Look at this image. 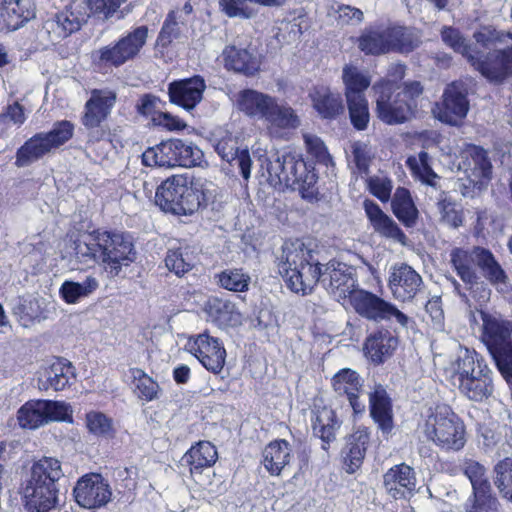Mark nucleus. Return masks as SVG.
<instances>
[{
	"label": "nucleus",
	"instance_id": "60",
	"mask_svg": "<svg viewBox=\"0 0 512 512\" xmlns=\"http://www.w3.org/2000/svg\"><path fill=\"white\" fill-rule=\"evenodd\" d=\"M304 141L308 152L315 157L318 162L325 165H328V163L331 162V157L327 148L319 137L311 134H305Z\"/></svg>",
	"mask_w": 512,
	"mask_h": 512
},
{
	"label": "nucleus",
	"instance_id": "5",
	"mask_svg": "<svg viewBox=\"0 0 512 512\" xmlns=\"http://www.w3.org/2000/svg\"><path fill=\"white\" fill-rule=\"evenodd\" d=\"M453 381L473 401H482L493 392L491 370L475 351L465 349L453 365Z\"/></svg>",
	"mask_w": 512,
	"mask_h": 512
},
{
	"label": "nucleus",
	"instance_id": "53",
	"mask_svg": "<svg viewBox=\"0 0 512 512\" xmlns=\"http://www.w3.org/2000/svg\"><path fill=\"white\" fill-rule=\"evenodd\" d=\"M495 485L502 496L512 502V458L506 457L495 466Z\"/></svg>",
	"mask_w": 512,
	"mask_h": 512
},
{
	"label": "nucleus",
	"instance_id": "50",
	"mask_svg": "<svg viewBox=\"0 0 512 512\" xmlns=\"http://www.w3.org/2000/svg\"><path fill=\"white\" fill-rule=\"evenodd\" d=\"M136 392L140 399L152 401L158 397L159 385L142 369L133 368L130 370Z\"/></svg>",
	"mask_w": 512,
	"mask_h": 512
},
{
	"label": "nucleus",
	"instance_id": "9",
	"mask_svg": "<svg viewBox=\"0 0 512 512\" xmlns=\"http://www.w3.org/2000/svg\"><path fill=\"white\" fill-rule=\"evenodd\" d=\"M202 159L203 152L198 146L180 139L163 141L142 154L143 164L149 167H193L200 165Z\"/></svg>",
	"mask_w": 512,
	"mask_h": 512
},
{
	"label": "nucleus",
	"instance_id": "23",
	"mask_svg": "<svg viewBox=\"0 0 512 512\" xmlns=\"http://www.w3.org/2000/svg\"><path fill=\"white\" fill-rule=\"evenodd\" d=\"M263 120L269 134L275 138H283L288 131L300 126V119L294 109L275 97Z\"/></svg>",
	"mask_w": 512,
	"mask_h": 512
},
{
	"label": "nucleus",
	"instance_id": "27",
	"mask_svg": "<svg viewBox=\"0 0 512 512\" xmlns=\"http://www.w3.org/2000/svg\"><path fill=\"white\" fill-rule=\"evenodd\" d=\"M363 207L366 216L376 233L401 244H405L407 239L406 235L399 228L397 223L381 210L378 204L367 199L363 202Z\"/></svg>",
	"mask_w": 512,
	"mask_h": 512
},
{
	"label": "nucleus",
	"instance_id": "14",
	"mask_svg": "<svg viewBox=\"0 0 512 512\" xmlns=\"http://www.w3.org/2000/svg\"><path fill=\"white\" fill-rule=\"evenodd\" d=\"M349 301L355 312L366 320L380 323L395 318L402 327L408 325V316L391 302L368 290L359 288L351 295Z\"/></svg>",
	"mask_w": 512,
	"mask_h": 512
},
{
	"label": "nucleus",
	"instance_id": "38",
	"mask_svg": "<svg viewBox=\"0 0 512 512\" xmlns=\"http://www.w3.org/2000/svg\"><path fill=\"white\" fill-rule=\"evenodd\" d=\"M390 51L409 53L417 48L421 42L417 31L403 26L388 28Z\"/></svg>",
	"mask_w": 512,
	"mask_h": 512
},
{
	"label": "nucleus",
	"instance_id": "52",
	"mask_svg": "<svg viewBox=\"0 0 512 512\" xmlns=\"http://www.w3.org/2000/svg\"><path fill=\"white\" fill-rule=\"evenodd\" d=\"M183 459L189 465L191 473H201L215 464L218 450H186Z\"/></svg>",
	"mask_w": 512,
	"mask_h": 512
},
{
	"label": "nucleus",
	"instance_id": "11",
	"mask_svg": "<svg viewBox=\"0 0 512 512\" xmlns=\"http://www.w3.org/2000/svg\"><path fill=\"white\" fill-rule=\"evenodd\" d=\"M93 13L89 2L73 4L66 10L45 20L37 32L38 40L44 45L55 44L78 31Z\"/></svg>",
	"mask_w": 512,
	"mask_h": 512
},
{
	"label": "nucleus",
	"instance_id": "57",
	"mask_svg": "<svg viewBox=\"0 0 512 512\" xmlns=\"http://www.w3.org/2000/svg\"><path fill=\"white\" fill-rule=\"evenodd\" d=\"M288 450H264L263 465L272 476H278L290 462Z\"/></svg>",
	"mask_w": 512,
	"mask_h": 512
},
{
	"label": "nucleus",
	"instance_id": "39",
	"mask_svg": "<svg viewBox=\"0 0 512 512\" xmlns=\"http://www.w3.org/2000/svg\"><path fill=\"white\" fill-rule=\"evenodd\" d=\"M358 47L365 54L380 55L390 52L387 29H366L358 39Z\"/></svg>",
	"mask_w": 512,
	"mask_h": 512
},
{
	"label": "nucleus",
	"instance_id": "49",
	"mask_svg": "<svg viewBox=\"0 0 512 512\" xmlns=\"http://www.w3.org/2000/svg\"><path fill=\"white\" fill-rule=\"evenodd\" d=\"M219 6L229 18L251 19L258 13L253 0H219Z\"/></svg>",
	"mask_w": 512,
	"mask_h": 512
},
{
	"label": "nucleus",
	"instance_id": "35",
	"mask_svg": "<svg viewBox=\"0 0 512 512\" xmlns=\"http://www.w3.org/2000/svg\"><path fill=\"white\" fill-rule=\"evenodd\" d=\"M392 211L397 219L406 227H413L418 218L416 208L409 190L403 187L396 189L391 201Z\"/></svg>",
	"mask_w": 512,
	"mask_h": 512
},
{
	"label": "nucleus",
	"instance_id": "44",
	"mask_svg": "<svg viewBox=\"0 0 512 512\" xmlns=\"http://www.w3.org/2000/svg\"><path fill=\"white\" fill-rule=\"evenodd\" d=\"M345 85V96L348 98L364 97L365 90L370 86V78L354 66L346 65L342 74Z\"/></svg>",
	"mask_w": 512,
	"mask_h": 512
},
{
	"label": "nucleus",
	"instance_id": "47",
	"mask_svg": "<svg viewBox=\"0 0 512 512\" xmlns=\"http://www.w3.org/2000/svg\"><path fill=\"white\" fill-rule=\"evenodd\" d=\"M72 364L63 358L54 361L47 372V381L55 391L65 389L70 380L75 378V371Z\"/></svg>",
	"mask_w": 512,
	"mask_h": 512
},
{
	"label": "nucleus",
	"instance_id": "46",
	"mask_svg": "<svg viewBox=\"0 0 512 512\" xmlns=\"http://www.w3.org/2000/svg\"><path fill=\"white\" fill-rule=\"evenodd\" d=\"M313 432L324 443L329 444L335 438V420L334 411L330 408L323 407L314 412Z\"/></svg>",
	"mask_w": 512,
	"mask_h": 512
},
{
	"label": "nucleus",
	"instance_id": "8",
	"mask_svg": "<svg viewBox=\"0 0 512 512\" xmlns=\"http://www.w3.org/2000/svg\"><path fill=\"white\" fill-rule=\"evenodd\" d=\"M155 203L166 213L191 215L200 206V192L193 188L188 177L174 175L157 188Z\"/></svg>",
	"mask_w": 512,
	"mask_h": 512
},
{
	"label": "nucleus",
	"instance_id": "2",
	"mask_svg": "<svg viewBox=\"0 0 512 512\" xmlns=\"http://www.w3.org/2000/svg\"><path fill=\"white\" fill-rule=\"evenodd\" d=\"M479 48L470 65L492 83H502L512 75V45L500 48L501 44L512 40V34L484 26L473 35Z\"/></svg>",
	"mask_w": 512,
	"mask_h": 512
},
{
	"label": "nucleus",
	"instance_id": "29",
	"mask_svg": "<svg viewBox=\"0 0 512 512\" xmlns=\"http://www.w3.org/2000/svg\"><path fill=\"white\" fill-rule=\"evenodd\" d=\"M398 346V339L388 330H378L370 334L364 343V353L374 364L379 365L389 359Z\"/></svg>",
	"mask_w": 512,
	"mask_h": 512
},
{
	"label": "nucleus",
	"instance_id": "26",
	"mask_svg": "<svg viewBox=\"0 0 512 512\" xmlns=\"http://www.w3.org/2000/svg\"><path fill=\"white\" fill-rule=\"evenodd\" d=\"M415 486L414 470L404 463L394 465L384 474V487L394 499L405 498Z\"/></svg>",
	"mask_w": 512,
	"mask_h": 512
},
{
	"label": "nucleus",
	"instance_id": "63",
	"mask_svg": "<svg viewBox=\"0 0 512 512\" xmlns=\"http://www.w3.org/2000/svg\"><path fill=\"white\" fill-rule=\"evenodd\" d=\"M127 0H89L90 9L94 14L104 18L111 17Z\"/></svg>",
	"mask_w": 512,
	"mask_h": 512
},
{
	"label": "nucleus",
	"instance_id": "1",
	"mask_svg": "<svg viewBox=\"0 0 512 512\" xmlns=\"http://www.w3.org/2000/svg\"><path fill=\"white\" fill-rule=\"evenodd\" d=\"M278 270L287 287L302 295L310 294L320 280L338 299L348 297L350 300L351 295L359 289L353 267L330 261L322 271L314 251L299 239L283 244Z\"/></svg>",
	"mask_w": 512,
	"mask_h": 512
},
{
	"label": "nucleus",
	"instance_id": "25",
	"mask_svg": "<svg viewBox=\"0 0 512 512\" xmlns=\"http://www.w3.org/2000/svg\"><path fill=\"white\" fill-rule=\"evenodd\" d=\"M334 391L346 396L355 414H362L366 409L363 384L359 375L351 369H342L332 378Z\"/></svg>",
	"mask_w": 512,
	"mask_h": 512
},
{
	"label": "nucleus",
	"instance_id": "55",
	"mask_svg": "<svg viewBox=\"0 0 512 512\" xmlns=\"http://www.w3.org/2000/svg\"><path fill=\"white\" fill-rule=\"evenodd\" d=\"M437 209L443 224L453 228H458L462 225L461 213L457 210L456 204L444 192L438 198Z\"/></svg>",
	"mask_w": 512,
	"mask_h": 512
},
{
	"label": "nucleus",
	"instance_id": "34",
	"mask_svg": "<svg viewBox=\"0 0 512 512\" xmlns=\"http://www.w3.org/2000/svg\"><path fill=\"white\" fill-rule=\"evenodd\" d=\"M100 231L86 233L74 241V252L80 263H101Z\"/></svg>",
	"mask_w": 512,
	"mask_h": 512
},
{
	"label": "nucleus",
	"instance_id": "54",
	"mask_svg": "<svg viewBox=\"0 0 512 512\" xmlns=\"http://www.w3.org/2000/svg\"><path fill=\"white\" fill-rule=\"evenodd\" d=\"M347 105L351 123L357 130L366 129L370 114L368 109V102L364 97L348 98Z\"/></svg>",
	"mask_w": 512,
	"mask_h": 512
},
{
	"label": "nucleus",
	"instance_id": "3",
	"mask_svg": "<svg viewBox=\"0 0 512 512\" xmlns=\"http://www.w3.org/2000/svg\"><path fill=\"white\" fill-rule=\"evenodd\" d=\"M61 462L53 457L35 461L23 487V502L28 512H49L58 505V481L63 476Z\"/></svg>",
	"mask_w": 512,
	"mask_h": 512
},
{
	"label": "nucleus",
	"instance_id": "64",
	"mask_svg": "<svg viewBox=\"0 0 512 512\" xmlns=\"http://www.w3.org/2000/svg\"><path fill=\"white\" fill-rule=\"evenodd\" d=\"M14 310L15 314L25 321H33L41 317L39 301L36 299H24Z\"/></svg>",
	"mask_w": 512,
	"mask_h": 512
},
{
	"label": "nucleus",
	"instance_id": "17",
	"mask_svg": "<svg viewBox=\"0 0 512 512\" xmlns=\"http://www.w3.org/2000/svg\"><path fill=\"white\" fill-rule=\"evenodd\" d=\"M109 484L99 473H87L81 476L74 488L75 502L82 508L95 509L106 505L111 499Z\"/></svg>",
	"mask_w": 512,
	"mask_h": 512
},
{
	"label": "nucleus",
	"instance_id": "51",
	"mask_svg": "<svg viewBox=\"0 0 512 512\" xmlns=\"http://www.w3.org/2000/svg\"><path fill=\"white\" fill-rule=\"evenodd\" d=\"M179 22L184 23V20L179 15V11L173 10L171 11L159 32V35L156 40V45L162 48H167L174 39H178L181 35Z\"/></svg>",
	"mask_w": 512,
	"mask_h": 512
},
{
	"label": "nucleus",
	"instance_id": "12",
	"mask_svg": "<svg viewBox=\"0 0 512 512\" xmlns=\"http://www.w3.org/2000/svg\"><path fill=\"white\" fill-rule=\"evenodd\" d=\"M101 264L112 277L120 274L136 259V252L130 236L122 233L100 231Z\"/></svg>",
	"mask_w": 512,
	"mask_h": 512
},
{
	"label": "nucleus",
	"instance_id": "61",
	"mask_svg": "<svg viewBox=\"0 0 512 512\" xmlns=\"http://www.w3.org/2000/svg\"><path fill=\"white\" fill-rule=\"evenodd\" d=\"M369 191L382 202H387L391 197L392 181L386 177L374 176L368 180Z\"/></svg>",
	"mask_w": 512,
	"mask_h": 512
},
{
	"label": "nucleus",
	"instance_id": "40",
	"mask_svg": "<svg viewBox=\"0 0 512 512\" xmlns=\"http://www.w3.org/2000/svg\"><path fill=\"white\" fill-rule=\"evenodd\" d=\"M465 512H502V506L492 487L472 491L465 503Z\"/></svg>",
	"mask_w": 512,
	"mask_h": 512
},
{
	"label": "nucleus",
	"instance_id": "36",
	"mask_svg": "<svg viewBox=\"0 0 512 512\" xmlns=\"http://www.w3.org/2000/svg\"><path fill=\"white\" fill-rule=\"evenodd\" d=\"M474 260L488 281L493 284L506 282L507 275L490 250L479 246L474 247Z\"/></svg>",
	"mask_w": 512,
	"mask_h": 512
},
{
	"label": "nucleus",
	"instance_id": "24",
	"mask_svg": "<svg viewBox=\"0 0 512 512\" xmlns=\"http://www.w3.org/2000/svg\"><path fill=\"white\" fill-rule=\"evenodd\" d=\"M36 16L34 0H0V31H14Z\"/></svg>",
	"mask_w": 512,
	"mask_h": 512
},
{
	"label": "nucleus",
	"instance_id": "21",
	"mask_svg": "<svg viewBox=\"0 0 512 512\" xmlns=\"http://www.w3.org/2000/svg\"><path fill=\"white\" fill-rule=\"evenodd\" d=\"M117 95L109 89H94L85 104V113L82 118L83 125L89 129H98L107 119L116 103Z\"/></svg>",
	"mask_w": 512,
	"mask_h": 512
},
{
	"label": "nucleus",
	"instance_id": "22",
	"mask_svg": "<svg viewBox=\"0 0 512 512\" xmlns=\"http://www.w3.org/2000/svg\"><path fill=\"white\" fill-rule=\"evenodd\" d=\"M206 84L201 76L173 81L168 85L170 102L185 110H192L203 98Z\"/></svg>",
	"mask_w": 512,
	"mask_h": 512
},
{
	"label": "nucleus",
	"instance_id": "33",
	"mask_svg": "<svg viewBox=\"0 0 512 512\" xmlns=\"http://www.w3.org/2000/svg\"><path fill=\"white\" fill-rule=\"evenodd\" d=\"M273 99L274 97L268 94L246 89L238 94L237 106L241 112L251 118L264 119V114L267 113Z\"/></svg>",
	"mask_w": 512,
	"mask_h": 512
},
{
	"label": "nucleus",
	"instance_id": "16",
	"mask_svg": "<svg viewBox=\"0 0 512 512\" xmlns=\"http://www.w3.org/2000/svg\"><path fill=\"white\" fill-rule=\"evenodd\" d=\"M376 97L378 118L386 124L395 125L406 122L413 114L414 105L401 98V93L394 95L389 82H376L372 86Z\"/></svg>",
	"mask_w": 512,
	"mask_h": 512
},
{
	"label": "nucleus",
	"instance_id": "6",
	"mask_svg": "<svg viewBox=\"0 0 512 512\" xmlns=\"http://www.w3.org/2000/svg\"><path fill=\"white\" fill-rule=\"evenodd\" d=\"M481 341L487 347L497 369L512 380V321L481 311Z\"/></svg>",
	"mask_w": 512,
	"mask_h": 512
},
{
	"label": "nucleus",
	"instance_id": "28",
	"mask_svg": "<svg viewBox=\"0 0 512 512\" xmlns=\"http://www.w3.org/2000/svg\"><path fill=\"white\" fill-rule=\"evenodd\" d=\"M215 151L224 161L237 166L245 180L250 178L252 161L249 151L240 150L236 138L231 134L223 136L216 142Z\"/></svg>",
	"mask_w": 512,
	"mask_h": 512
},
{
	"label": "nucleus",
	"instance_id": "56",
	"mask_svg": "<svg viewBox=\"0 0 512 512\" xmlns=\"http://www.w3.org/2000/svg\"><path fill=\"white\" fill-rule=\"evenodd\" d=\"M165 265L169 271L177 276L184 275L193 267L190 255L181 248L168 251L165 257Z\"/></svg>",
	"mask_w": 512,
	"mask_h": 512
},
{
	"label": "nucleus",
	"instance_id": "37",
	"mask_svg": "<svg viewBox=\"0 0 512 512\" xmlns=\"http://www.w3.org/2000/svg\"><path fill=\"white\" fill-rule=\"evenodd\" d=\"M223 55L226 68L236 72L253 75L259 68L257 58L247 49L231 46L224 50Z\"/></svg>",
	"mask_w": 512,
	"mask_h": 512
},
{
	"label": "nucleus",
	"instance_id": "42",
	"mask_svg": "<svg viewBox=\"0 0 512 512\" xmlns=\"http://www.w3.org/2000/svg\"><path fill=\"white\" fill-rule=\"evenodd\" d=\"M450 263L465 284L472 286L476 283L477 276L471 266L472 263H475L474 248L471 252L462 248L452 249L450 252Z\"/></svg>",
	"mask_w": 512,
	"mask_h": 512
},
{
	"label": "nucleus",
	"instance_id": "62",
	"mask_svg": "<svg viewBox=\"0 0 512 512\" xmlns=\"http://www.w3.org/2000/svg\"><path fill=\"white\" fill-rule=\"evenodd\" d=\"M152 122L155 126L165 128L169 131H179L186 127V123L179 117L168 112H158L153 115Z\"/></svg>",
	"mask_w": 512,
	"mask_h": 512
},
{
	"label": "nucleus",
	"instance_id": "19",
	"mask_svg": "<svg viewBox=\"0 0 512 512\" xmlns=\"http://www.w3.org/2000/svg\"><path fill=\"white\" fill-rule=\"evenodd\" d=\"M186 348L208 371L214 374L222 371L226 360V350L218 338L210 336L208 333H201L190 337Z\"/></svg>",
	"mask_w": 512,
	"mask_h": 512
},
{
	"label": "nucleus",
	"instance_id": "58",
	"mask_svg": "<svg viewBox=\"0 0 512 512\" xmlns=\"http://www.w3.org/2000/svg\"><path fill=\"white\" fill-rule=\"evenodd\" d=\"M86 426L91 433L98 436H109L112 432V420L102 412L87 413Z\"/></svg>",
	"mask_w": 512,
	"mask_h": 512
},
{
	"label": "nucleus",
	"instance_id": "48",
	"mask_svg": "<svg viewBox=\"0 0 512 512\" xmlns=\"http://www.w3.org/2000/svg\"><path fill=\"white\" fill-rule=\"evenodd\" d=\"M441 38L447 46L461 54L468 63H470L471 58H473L479 48L476 41L475 44L469 43L460 31L453 27L443 28Z\"/></svg>",
	"mask_w": 512,
	"mask_h": 512
},
{
	"label": "nucleus",
	"instance_id": "31",
	"mask_svg": "<svg viewBox=\"0 0 512 512\" xmlns=\"http://www.w3.org/2000/svg\"><path fill=\"white\" fill-rule=\"evenodd\" d=\"M208 317L221 328L241 325L242 316L235 303L218 297H211L204 306Z\"/></svg>",
	"mask_w": 512,
	"mask_h": 512
},
{
	"label": "nucleus",
	"instance_id": "30",
	"mask_svg": "<svg viewBox=\"0 0 512 512\" xmlns=\"http://www.w3.org/2000/svg\"><path fill=\"white\" fill-rule=\"evenodd\" d=\"M370 415L378 428L388 434L393 429V412L391 399L382 385H376L369 393Z\"/></svg>",
	"mask_w": 512,
	"mask_h": 512
},
{
	"label": "nucleus",
	"instance_id": "4",
	"mask_svg": "<svg viewBox=\"0 0 512 512\" xmlns=\"http://www.w3.org/2000/svg\"><path fill=\"white\" fill-rule=\"evenodd\" d=\"M268 173L276 184L293 190H299L303 198L312 199L317 190V175L312 166H308L302 156L296 152L276 153L268 163Z\"/></svg>",
	"mask_w": 512,
	"mask_h": 512
},
{
	"label": "nucleus",
	"instance_id": "32",
	"mask_svg": "<svg viewBox=\"0 0 512 512\" xmlns=\"http://www.w3.org/2000/svg\"><path fill=\"white\" fill-rule=\"evenodd\" d=\"M313 107L323 118L332 119L344 111L339 93L332 92L326 86H317L310 93Z\"/></svg>",
	"mask_w": 512,
	"mask_h": 512
},
{
	"label": "nucleus",
	"instance_id": "18",
	"mask_svg": "<svg viewBox=\"0 0 512 512\" xmlns=\"http://www.w3.org/2000/svg\"><path fill=\"white\" fill-rule=\"evenodd\" d=\"M468 110L466 86L461 82H453L445 89L442 102L436 103L432 111L441 122L457 125L466 117Z\"/></svg>",
	"mask_w": 512,
	"mask_h": 512
},
{
	"label": "nucleus",
	"instance_id": "15",
	"mask_svg": "<svg viewBox=\"0 0 512 512\" xmlns=\"http://www.w3.org/2000/svg\"><path fill=\"white\" fill-rule=\"evenodd\" d=\"M148 27L139 26L120 38L113 45H107L95 52V57L104 65L119 67L134 59L145 45Z\"/></svg>",
	"mask_w": 512,
	"mask_h": 512
},
{
	"label": "nucleus",
	"instance_id": "13",
	"mask_svg": "<svg viewBox=\"0 0 512 512\" xmlns=\"http://www.w3.org/2000/svg\"><path fill=\"white\" fill-rule=\"evenodd\" d=\"M19 425L25 429H37L55 421H72V410L65 402L30 400L18 410Z\"/></svg>",
	"mask_w": 512,
	"mask_h": 512
},
{
	"label": "nucleus",
	"instance_id": "10",
	"mask_svg": "<svg viewBox=\"0 0 512 512\" xmlns=\"http://www.w3.org/2000/svg\"><path fill=\"white\" fill-rule=\"evenodd\" d=\"M74 125L67 120L58 121L49 132L37 133L28 139L16 152L15 165L26 167L38 161L53 149L69 141Z\"/></svg>",
	"mask_w": 512,
	"mask_h": 512
},
{
	"label": "nucleus",
	"instance_id": "20",
	"mask_svg": "<svg viewBox=\"0 0 512 512\" xmlns=\"http://www.w3.org/2000/svg\"><path fill=\"white\" fill-rule=\"evenodd\" d=\"M388 287L395 299L405 302L422 290L423 280L410 265L395 264L389 270Z\"/></svg>",
	"mask_w": 512,
	"mask_h": 512
},
{
	"label": "nucleus",
	"instance_id": "7",
	"mask_svg": "<svg viewBox=\"0 0 512 512\" xmlns=\"http://www.w3.org/2000/svg\"><path fill=\"white\" fill-rule=\"evenodd\" d=\"M423 433L428 441L437 446L465 445V426L461 419L447 405L430 407L426 411Z\"/></svg>",
	"mask_w": 512,
	"mask_h": 512
},
{
	"label": "nucleus",
	"instance_id": "43",
	"mask_svg": "<svg viewBox=\"0 0 512 512\" xmlns=\"http://www.w3.org/2000/svg\"><path fill=\"white\" fill-rule=\"evenodd\" d=\"M217 284L228 291L247 292L251 277L243 268H227L215 275Z\"/></svg>",
	"mask_w": 512,
	"mask_h": 512
},
{
	"label": "nucleus",
	"instance_id": "41",
	"mask_svg": "<svg viewBox=\"0 0 512 512\" xmlns=\"http://www.w3.org/2000/svg\"><path fill=\"white\" fill-rule=\"evenodd\" d=\"M98 280L87 276L83 282L65 281L60 287V295L68 304H76L81 298L88 297L97 290Z\"/></svg>",
	"mask_w": 512,
	"mask_h": 512
},
{
	"label": "nucleus",
	"instance_id": "59",
	"mask_svg": "<svg viewBox=\"0 0 512 512\" xmlns=\"http://www.w3.org/2000/svg\"><path fill=\"white\" fill-rule=\"evenodd\" d=\"M464 474L472 485V491L491 487L490 481L485 476V468L478 462H471L465 466Z\"/></svg>",
	"mask_w": 512,
	"mask_h": 512
},
{
	"label": "nucleus",
	"instance_id": "45",
	"mask_svg": "<svg viewBox=\"0 0 512 512\" xmlns=\"http://www.w3.org/2000/svg\"><path fill=\"white\" fill-rule=\"evenodd\" d=\"M467 153L469 154L471 161L469 162L471 174L469 177H474L471 182L474 184H482V180H488L492 174V164L487 157V152L477 146L471 147Z\"/></svg>",
	"mask_w": 512,
	"mask_h": 512
}]
</instances>
